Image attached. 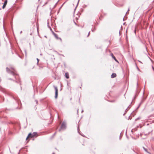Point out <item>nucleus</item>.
<instances>
[{"label": "nucleus", "mask_w": 154, "mask_h": 154, "mask_svg": "<svg viewBox=\"0 0 154 154\" xmlns=\"http://www.w3.org/2000/svg\"><path fill=\"white\" fill-rule=\"evenodd\" d=\"M11 74H13V75H14V73L13 72H11Z\"/></svg>", "instance_id": "obj_11"}, {"label": "nucleus", "mask_w": 154, "mask_h": 154, "mask_svg": "<svg viewBox=\"0 0 154 154\" xmlns=\"http://www.w3.org/2000/svg\"><path fill=\"white\" fill-rule=\"evenodd\" d=\"M116 73H112L111 75V78H113L116 77Z\"/></svg>", "instance_id": "obj_7"}, {"label": "nucleus", "mask_w": 154, "mask_h": 154, "mask_svg": "<svg viewBox=\"0 0 154 154\" xmlns=\"http://www.w3.org/2000/svg\"><path fill=\"white\" fill-rule=\"evenodd\" d=\"M111 56L113 58L114 60L117 62H118V60H116V58L114 56L113 54H111Z\"/></svg>", "instance_id": "obj_6"}, {"label": "nucleus", "mask_w": 154, "mask_h": 154, "mask_svg": "<svg viewBox=\"0 0 154 154\" xmlns=\"http://www.w3.org/2000/svg\"><path fill=\"white\" fill-rule=\"evenodd\" d=\"M53 34L54 36L57 39H59L61 41H62V39L61 38L58 37V35L54 33Z\"/></svg>", "instance_id": "obj_3"}, {"label": "nucleus", "mask_w": 154, "mask_h": 154, "mask_svg": "<svg viewBox=\"0 0 154 154\" xmlns=\"http://www.w3.org/2000/svg\"><path fill=\"white\" fill-rule=\"evenodd\" d=\"M34 137V136H32V135H30V136L29 137Z\"/></svg>", "instance_id": "obj_10"}, {"label": "nucleus", "mask_w": 154, "mask_h": 154, "mask_svg": "<svg viewBox=\"0 0 154 154\" xmlns=\"http://www.w3.org/2000/svg\"><path fill=\"white\" fill-rule=\"evenodd\" d=\"M37 61H38L37 62V63H38V62H39V59L38 58H37Z\"/></svg>", "instance_id": "obj_12"}, {"label": "nucleus", "mask_w": 154, "mask_h": 154, "mask_svg": "<svg viewBox=\"0 0 154 154\" xmlns=\"http://www.w3.org/2000/svg\"><path fill=\"white\" fill-rule=\"evenodd\" d=\"M55 98H56L57 97L58 95V89L57 87H55Z\"/></svg>", "instance_id": "obj_2"}, {"label": "nucleus", "mask_w": 154, "mask_h": 154, "mask_svg": "<svg viewBox=\"0 0 154 154\" xmlns=\"http://www.w3.org/2000/svg\"><path fill=\"white\" fill-rule=\"evenodd\" d=\"M37 134V133L36 132H34L32 134H31V133H29V134L28 136L26 138V140H27L28 138L30 136V135H32V136H35Z\"/></svg>", "instance_id": "obj_1"}, {"label": "nucleus", "mask_w": 154, "mask_h": 154, "mask_svg": "<svg viewBox=\"0 0 154 154\" xmlns=\"http://www.w3.org/2000/svg\"><path fill=\"white\" fill-rule=\"evenodd\" d=\"M65 77L67 79H69V75L68 73L66 72L65 73Z\"/></svg>", "instance_id": "obj_8"}, {"label": "nucleus", "mask_w": 154, "mask_h": 154, "mask_svg": "<svg viewBox=\"0 0 154 154\" xmlns=\"http://www.w3.org/2000/svg\"><path fill=\"white\" fill-rule=\"evenodd\" d=\"M6 69H7V71L8 72V71H9V68H6Z\"/></svg>", "instance_id": "obj_9"}, {"label": "nucleus", "mask_w": 154, "mask_h": 154, "mask_svg": "<svg viewBox=\"0 0 154 154\" xmlns=\"http://www.w3.org/2000/svg\"><path fill=\"white\" fill-rule=\"evenodd\" d=\"M65 124L64 123H62L61 126V128L62 129H65Z\"/></svg>", "instance_id": "obj_5"}, {"label": "nucleus", "mask_w": 154, "mask_h": 154, "mask_svg": "<svg viewBox=\"0 0 154 154\" xmlns=\"http://www.w3.org/2000/svg\"><path fill=\"white\" fill-rule=\"evenodd\" d=\"M7 0H6L5 1V2H4V5H3V6H2V8L3 9H4L5 8L6 5H7Z\"/></svg>", "instance_id": "obj_4"}]
</instances>
